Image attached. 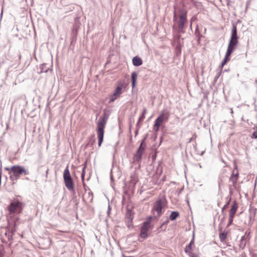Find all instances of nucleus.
Segmentation results:
<instances>
[{"mask_svg": "<svg viewBox=\"0 0 257 257\" xmlns=\"http://www.w3.org/2000/svg\"><path fill=\"white\" fill-rule=\"evenodd\" d=\"M238 37L237 33V27L232 24L231 37L229 41L227 51L225 57L222 61V66H224L230 60V55L236 49L238 44Z\"/></svg>", "mask_w": 257, "mask_h": 257, "instance_id": "f257e3e1", "label": "nucleus"}, {"mask_svg": "<svg viewBox=\"0 0 257 257\" xmlns=\"http://www.w3.org/2000/svg\"><path fill=\"white\" fill-rule=\"evenodd\" d=\"M142 155L143 154L137 151L136 153L134 155L133 163H140L142 158Z\"/></svg>", "mask_w": 257, "mask_h": 257, "instance_id": "f3484780", "label": "nucleus"}, {"mask_svg": "<svg viewBox=\"0 0 257 257\" xmlns=\"http://www.w3.org/2000/svg\"><path fill=\"white\" fill-rule=\"evenodd\" d=\"M150 221H145L141 227L140 236L143 238H146L148 237V232L150 227Z\"/></svg>", "mask_w": 257, "mask_h": 257, "instance_id": "1a4fd4ad", "label": "nucleus"}, {"mask_svg": "<svg viewBox=\"0 0 257 257\" xmlns=\"http://www.w3.org/2000/svg\"><path fill=\"white\" fill-rule=\"evenodd\" d=\"M251 138L252 139H257V131H254L252 136H251Z\"/></svg>", "mask_w": 257, "mask_h": 257, "instance_id": "7c9ffc66", "label": "nucleus"}, {"mask_svg": "<svg viewBox=\"0 0 257 257\" xmlns=\"http://www.w3.org/2000/svg\"><path fill=\"white\" fill-rule=\"evenodd\" d=\"M195 35L196 37L197 38V43L199 44L200 42L201 38H202L203 36L200 34L198 26L196 27V28L195 31Z\"/></svg>", "mask_w": 257, "mask_h": 257, "instance_id": "412c9836", "label": "nucleus"}, {"mask_svg": "<svg viewBox=\"0 0 257 257\" xmlns=\"http://www.w3.org/2000/svg\"><path fill=\"white\" fill-rule=\"evenodd\" d=\"M145 117V115L142 114L140 116L139 121L136 125V126H139V123L140 121H142Z\"/></svg>", "mask_w": 257, "mask_h": 257, "instance_id": "cd10ccee", "label": "nucleus"}, {"mask_svg": "<svg viewBox=\"0 0 257 257\" xmlns=\"http://www.w3.org/2000/svg\"><path fill=\"white\" fill-rule=\"evenodd\" d=\"M160 126L159 125H156V124H154V130L155 132H158L159 130Z\"/></svg>", "mask_w": 257, "mask_h": 257, "instance_id": "473e14b6", "label": "nucleus"}, {"mask_svg": "<svg viewBox=\"0 0 257 257\" xmlns=\"http://www.w3.org/2000/svg\"><path fill=\"white\" fill-rule=\"evenodd\" d=\"M51 67V65L50 64H48L47 63H43L42 64L38 70H40L39 71H38L39 73H42L43 72L46 73L49 70H50V68Z\"/></svg>", "mask_w": 257, "mask_h": 257, "instance_id": "4468645a", "label": "nucleus"}, {"mask_svg": "<svg viewBox=\"0 0 257 257\" xmlns=\"http://www.w3.org/2000/svg\"><path fill=\"white\" fill-rule=\"evenodd\" d=\"M176 54L177 55L181 54V46L180 44H178L175 48Z\"/></svg>", "mask_w": 257, "mask_h": 257, "instance_id": "393cba45", "label": "nucleus"}, {"mask_svg": "<svg viewBox=\"0 0 257 257\" xmlns=\"http://www.w3.org/2000/svg\"><path fill=\"white\" fill-rule=\"evenodd\" d=\"M137 78L138 73L136 72H132L131 75V81L133 88H134L136 86Z\"/></svg>", "mask_w": 257, "mask_h": 257, "instance_id": "a211bd4d", "label": "nucleus"}, {"mask_svg": "<svg viewBox=\"0 0 257 257\" xmlns=\"http://www.w3.org/2000/svg\"><path fill=\"white\" fill-rule=\"evenodd\" d=\"M144 150H145L144 149V148H139L138 149L137 151H138V152H140V153H141L142 154H143V152H144Z\"/></svg>", "mask_w": 257, "mask_h": 257, "instance_id": "4c0bfd02", "label": "nucleus"}, {"mask_svg": "<svg viewBox=\"0 0 257 257\" xmlns=\"http://www.w3.org/2000/svg\"><path fill=\"white\" fill-rule=\"evenodd\" d=\"M163 121H164L162 120V118H161V117H158L155 120V124H156V126H161Z\"/></svg>", "mask_w": 257, "mask_h": 257, "instance_id": "b1692460", "label": "nucleus"}, {"mask_svg": "<svg viewBox=\"0 0 257 257\" xmlns=\"http://www.w3.org/2000/svg\"><path fill=\"white\" fill-rule=\"evenodd\" d=\"M238 179V171L237 170V166L234 163V169L232 171V174L229 178V181L231 182L232 184H234L236 183Z\"/></svg>", "mask_w": 257, "mask_h": 257, "instance_id": "9d476101", "label": "nucleus"}, {"mask_svg": "<svg viewBox=\"0 0 257 257\" xmlns=\"http://www.w3.org/2000/svg\"><path fill=\"white\" fill-rule=\"evenodd\" d=\"M156 154H155L153 156V157H152L153 159L155 160L156 159Z\"/></svg>", "mask_w": 257, "mask_h": 257, "instance_id": "37998d69", "label": "nucleus"}, {"mask_svg": "<svg viewBox=\"0 0 257 257\" xmlns=\"http://www.w3.org/2000/svg\"><path fill=\"white\" fill-rule=\"evenodd\" d=\"M148 137V134H146L145 137H144L143 139L141 141V144L140 145V146L139 148H144V149L145 150L146 147V140L147 139Z\"/></svg>", "mask_w": 257, "mask_h": 257, "instance_id": "4be33fe9", "label": "nucleus"}, {"mask_svg": "<svg viewBox=\"0 0 257 257\" xmlns=\"http://www.w3.org/2000/svg\"><path fill=\"white\" fill-rule=\"evenodd\" d=\"M250 2H251L250 0H247V1L246 2V8H245L246 10H247V9L248 8V6H249V5L250 4Z\"/></svg>", "mask_w": 257, "mask_h": 257, "instance_id": "e433bc0d", "label": "nucleus"}, {"mask_svg": "<svg viewBox=\"0 0 257 257\" xmlns=\"http://www.w3.org/2000/svg\"><path fill=\"white\" fill-rule=\"evenodd\" d=\"M178 12L179 13V20L178 22V32L184 33L183 29L184 24L187 21V11L184 8L178 9Z\"/></svg>", "mask_w": 257, "mask_h": 257, "instance_id": "423d86ee", "label": "nucleus"}, {"mask_svg": "<svg viewBox=\"0 0 257 257\" xmlns=\"http://www.w3.org/2000/svg\"><path fill=\"white\" fill-rule=\"evenodd\" d=\"M137 127H138V128H137V130L135 132V135L136 136H137L138 135V134L139 128L140 127V126H137Z\"/></svg>", "mask_w": 257, "mask_h": 257, "instance_id": "79ce46f5", "label": "nucleus"}, {"mask_svg": "<svg viewBox=\"0 0 257 257\" xmlns=\"http://www.w3.org/2000/svg\"><path fill=\"white\" fill-rule=\"evenodd\" d=\"M83 186H84V188L85 191L86 192L87 191H90V189H89V187L88 186H87L86 185V184H84V182L83 183Z\"/></svg>", "mask_w": 257, "mask_h": 257, "instance_id": "f704fd0d", "label": "nucleus"}, {"mask_svg": "<svg viewBox=\"0 0 257 257\" xmlns=\"http://www.w3.org/2000/svg\"><path fill=\"white\" fill-rule=\"evenodd\" d=\"M11 169L12 174L10 175V178L12 180L18 179L23 174H29V171L22 166L14 165L11 167Z\"/></svg>", "mask_w": 257, "mask_h": 257, "instance_id": "7ed1b4c3", "label": "nucleus"}, {"mask_svg": "<svg viewBox=\"0 0 257 257\" xmlns=\"http://www.w3.org/2000/svg\"><path fill=\"white\" fill-rule=\"evenodd\" d=\"M194 244V239H192L190 243L186 247L185 251L186 253H190L192 250V245Z\"/></svg>", "mask_w": 257, "mask_h": 257, "instance_id": "aec40b11", "label": "nucleus"}, {"mask_svg": "<svg viewBox=\"0 0 257 257\" xmlns=\"http://www.w3.org/2000/svg\"><path fill=\"white\" fill-rule=\"evenodd\" d=\"M160 162H159V164H158V167H157V170H156V173L157 174H159V175H161L162 173V169L161 168V170L159 172V167H160Z\"/></svg>", "mask_w": 257, "mask_h": 257, "instance_id": "c756f323", "label": "nucleus"}, {"mask_svg": "<svg viewBox=\"0 0 257 257\" xmlns=\"http://www.w3.org/2000/svg\"><path fill=\"white\" fill-rule=\"evenodd\" d=\"M109 115L104 112L99 117L97 123L96 132L98 138V145L100 147L103 141L104 134V128L108 119Z\"/></svg>", "mask_w": 257, "mask_h": 257, "instance_id": "f03ea898", "label": "nucleus"}, {"mask_svg": "<svg viewBox=\"0 0 257 257\" xmlns=\"http://www.w3.org/2000/svg\"><path fill=\"white\" fill-rule=\"evenodd\" d=\"M238 206L236 201H234L231 206V208L229 210V220L228 226L230 225L233 222V218L234 217V215L236 212V211L238 209Z\"/></svg>", "mask_w": 257, "mask_h": 257, "instance_id": "6e6552de", "label": "nucleus"}, {"mask_svg": "<svg viewBox=\"0 0 257 257\" xmlns=\"http://www.w3.org/2000/svg\"><path fill=\"white\" fill-rule=\"evenodd\" d=\"M5 169L7 171H9V173L11 175L12 174V172H11V167H6Z\"/></svg>", "mask_w": 257, "mask_h": 257, "instance_id": "c9c22d12", "label": "nucleus"}, {"mask_svg": "<svg viewBox=\"0 0 257 257\" xmlns=\"http://www.w3.org/2000/svg\"><path fill=\"white\" fill-rule=\"evenodd\" d=\"M166 203L167 201L165 198H159L154 203L152 211L156 212L157 216H160L163 214L162 210Z\"/></svg>", "mask_w": 257, "mask_h": 257, "instance_id": "39448f33", "label": "nucleus"}, {"mask_svg": "<svg viewBox=\"0 0 257 257\" xmlns=\"http://www.w3.org/2000/svg\"><path fill=\"white\" fill-rule=\"evenodd\" d=\"M63 178L65 186L70 191H74V183L70 175L69 167L67 166L63 173Z\"/></svg>", "mask_w": 257, "mask_h": 257, "instance_id": "0eeeda50", "label": "nucleus"}, {"mask_svg": "<svg viewBox=\"0 0 257 257\" xmlns=\"http://www.w3.org/2000/svg\"><path fill=\"white\" fill-rule=\"evenodd\" d=\"M197 137V135L196 134H194L192 137L189 140L188 143H190L193 140L195 139Z\"/></svg>", "mask_w": 257, "mask_h": 257, "instance_id": "c85d7f7f", "label": "nucleus"}, {"mask_svg": "<svg viewBox=\"0 0 257 257\" xmlns=\"http://www.w3.org/2000/svg\"><path fill=\"white\" fill-rule=\"evenodd\" d=\"M85 169H82V173H81V178H82V180H83V179H84V178L85 176Z\"/></svg>", "mask_w": 257, "mask_h": 257, "instance_id": "2f4dec72", "label": "nucleus"}, {"mask_svg": "<svg viewBox=\"0 0 257 257\" xmlns=\"http://www.w3.org/2000/svg\"><path fill=\"white\" fill-rule=\"evenodd\" d=\"M24 204L23 202L18 200H14L12 201L9 206L8 207V210L10 214L14 213H22Z\"/></svg>", "mask_w": 257, "mask_h": 257, "instance_id": "20e7f679", "label": "nucleus"}, {"mask_svg": "<svg viewBox=\"0 0 257 257\" xmlns=\"http://www.w3.org/2000/svg\"><path fill=\"white\" fill-rule=\"evenodd\" d=\"M132 61L133 65L135 66H140L143 64L142 59L138 56L134 57L133 58Z\"/></svg>", "mask_w": 257, "mask_h": 257, "instance_id": "dca6fc26", "label": "nucleus"}, {"mask_svg": "<svg viewBox=\"0 0 257 257\" xmlns=\"http://www.w3.org/2000/svg\"><path fill=\"white\" fill-rule=\"evenodd\" d=\"M229 201H230V200L228 201V202H227V204H229Z\"/></svg>", "mask_w": 257, "mask_h": 257, "instance_id": "a18cd8bd", "label": "nucleus"}, {"mask_svg": "<svg viewBox=\"0 0 257 257\" xmlns=\"http://www.w3.org/2000/svg\"><path fill=\"white\" fill-rule=\"evenodd\" d=\"M223 66H222V63H221L220 66H219V67L216 70V74L214 78V83L217 81V79H218V78L220 76V75H221V74L222 73V68H223Z\"/></svg>", "mask_w": 257, "mask_h": 257, "instance_id": "6ab92c4d", "label": "nucleus"}, {"mask_svg": "<svg viewBox=\"0 0 257 257\" xmlns=\"http://www.w3.org/2000/svg\"><path fill=\"white\" fill-rule=\"evenodd\" d=\"M121 90L122 87L120 86H117L115 88L113 93L110 96L109 102L114 101L117 98V97L121 93Z\"/></svg>", "mask_w": 257, "mask_h": 257, "instance_id": "9b49d317", "label": "nucleus"}, {"mask_svg": "<svg viewBox=\"0 0 257 257\" xmlns=\"http://www.w3.org/2000/svg\"><path fill=\"white\" fill-rule=\"evenodd\" d=\"M126 216L127 218L132 221L133 218V216L132 214V212L131 210H127V212L126 213Z\"/></svg>", "mask_w": 257, "mask_h": 257, "instance_id": "bb28decb", "label": "nucleus"}, {"mask_svg": "<svg viewBox=\"0 0 257 257\" xmlns=\"http://www.w3.org/2000/svg\"><path fill=\"white\" fill-rule=\"evenodd\" d=\"M83 169H85L87 167V161H85L84 163L83 164Z\"/></svg>", "mask_w": 257, "mask_h": 257, "instance_id": "a19ab883", "label": "nucleus"}, {"mask_svg": "<svg viewBox=\"0 0 257 257\" xmlns=\"http://www.w3.org/2000/svg\"><path fill=\"white\" fill-rule=\"evenodd\" d=\"M2 16H3V11H2L1 14V19H2Z\"/></svg>", "mask_w": 257, "mask_h": 257, "instance_id": "c03bdc74", "label": "nucleus"}, {"mask_svg": "<svg viewBox=\"0 0 257 257\" xmlns=\"http://www.w3.org/2000/svg\"><path fill=\"white\" fill-rule=\"evenodd\" d=\"M147 112V109L146 108H143V112L142 114L145 115Z\"/></svg>", "mask_w": 257, "mask_h": 257, "instance_id": "ea45409f", "label": "nucleus"}, {"mask_svg": "<svg viewBox=\"0 0 257 257\" xmlns=\"http://www.w3.org/2000/svg\"><path fill=\"white\" fill-rule=\"evenodd\" d=\"M179 215V214L178 212L174 211L172 212L170 216V219L171 220H174L176 219Z\"/></svg>", "mask_w": 257, "mask_h": 257, "instance_id": "5701e85b", "label": "nucleus"}, {"mask_svg": "<svg viewBox=\"0 0 257 257\" xmlns=\"http://www.w3.org/2000/svg\"><path fill=\"white\" fill-rule=\"evenodd\" d=\"M170 116V111L167 109H164L161 112L160 114L158 116L161 117L163 121H167L169 120Z\"/></svg>", "mask_w": 257, "mask_h": 257, "instance_id": "f8f14e48", "label": "nucleus"}, {"mask_svg": "<svg viewBox=\"0 0 257 257\" xmlns=\"http://www.w3.org/2000/svg\"><path fill=\"white\" fill-rule=\"evenodd\" d=\"M95 143V138L94 134L91 135L88 139V143L85 146V148L89 146L92 147L93 145Z\"/></svg>", "mask_w": 257, "mask_h": 257, "instance_id": "2eb2a0df", "label": "nucleus"}, {"mask_svg": "<svg viewBox=\"0 0 257 257\" xmlns=\"http://www.w3.org/2000/svg\"><path fill=\"white\" fill-rule=\"evenodd\" d=\"M227 233L225 232H222L219 234V237L221 241H223L226 238Z\"/></svg>", "mask_w": 257, "mask_h": 257, "instance_id": "a878e982", "label": "nucleus"}, {"mask_svg": "<svg viewBox=\"0 0 257 257\" xmlns=\"http://www.w3.org/2000/svg\"><path fill=\"white\" fill-rule=\"evenodd\" d=\"M138 181V176L136 173V172H134L131 175V180L130 181V185L129 187L134 189L135 186L136 184Z\"/></svg>", "mask_w": 257, "mask_h": 257, "instance_id": "ddd939ff", "label": "nucleus"}, {"mask_svg": "<svg viewBox=\"0 0 257 257\" xmlns=\"http://www.w3.org/2000/svg\"><path fill=\"white\" fill-rule=\"evenodd\" d=\"M177 20V12L176 10L174 12L173 21H175Z\"/></svg>", "mask_w": 257, "mask_h": 257, "instance_id": "72a5a7b5", "label": "nucleus"}, {"mask_svg": "<svg viewBox=\"0 0 257 257\" xmlns=\"http://www.w3.org/2000/svg\"><path fill=\"white\" fill-rule=\"evenodd\" d=\"M110 179H111V186L114 188V184L113 183H112L113 182V177L112 175L110 176Z\"/></svg>", "mask_w": 257, "mask_h": 257, "instance_id": "58836bf2", "label": "nucleus"}]
</instances>
